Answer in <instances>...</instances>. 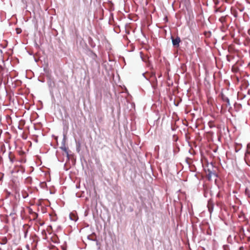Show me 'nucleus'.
Segmentation results:
<instances>
[{
  "mask_svg": "<svg viewBox=\"0 0 250 250\" xmlns=\"http://www.w3.org/2000/svg\"><path fill=\"white\" fill-rule=\"evenodd\" d=\"M172 40V45L174 47H178L179 46V43L181 42L180 38L177 36L176 38H174L173 36L171 37Z\"/></svg>",
  "mask_w": 250,
  "mask_h": 250,
  "instance_id": "1",
  "label": "nucleus"
},
{
  "mask_svg": "<svg viewBox=\"0 0 250 250\" xmlns=\"http://www.w3.org/2000/svg\"><path fill=\"white\" fill-rule=\"evenodd\" d=\"M61 149L62 150H63L65 153H66V156L67 157V159L69 160V153H68V150H67V148L65 147V140H64V138L63 139L62 143V146H61Z\"/></svg>",
  "mask_w": 250,
  "mask_h": 250,
  "instance_id": "2",
  "label": "nucleus"
},
{
  "mask_svg": "<svg viewBox=\"0 0 250 250\" xmlns=\"http://www.w3.org/2000/svg\"><path fill=\"white\" fill-rule=\"evenodd\" d=\"M213 169V166L212 163L210 164V167H208L207 170H205L206 172H208L207 175L208 178L209 180H211V171Z\"/></svg>",
  "mask_w": 250,
  "mask_h": 250,
  "instance_id": "3",
  "label": "nucleus"
},
{
  "mask_svg": "<svg viewBox=\"0 0 250 250\" xmlns=\"http://www.w3.org/2000/svg\"><path fill=\"white\" fill-rule=\"evenodd\" d=\"M220 96H221V99L223 101L225 102H226L227 104H226V105L227 106H229L230 105V102H229V99L226 97L223 93H221L220 94Z\"/></svg>",
  "mask_w": 250,
  "mask_h": 250,
  "instance_id": "4",
  "label": "nucleus"
},
{
  "mask_svg": "<svg viewBox=\"0 0 250 250\" xmlns=\"http://www.w3.org/2000/svg\"><path fill=\"white\" fill-rule=\"evenodd\" d=\"M208 208L209 212L211 213L213 209V203L212 200H209L208 201Z\"/></svg>",
  "mask_w": 250,
  "mask_h": 250,
  "instance_id": "5",
  "label": "nucleus"
},
{
  "mask_svg": "<svg viewBox=\"0 0 250 250\" xmlns=\"http://www.w3.org/2000/svg\"><path fill=\"white\" fill-rule=\"evenodd\" d=\"M87 238H88V239H89L90 240L93 241H96L97 243H98V240H97L96 235L95 233H93L91 235H89L87 236Z\"/></svg>",
  "mask_w": 250,
  "mask_h": 250,
  "instance_id": "6",
  "label": "nucleus"
},
{
  "mask_svg": "<svg viewBox=\"0 0 250 250\" xmlns=\"http://www.w3.org/2000/svg\"><path fill=\"white\" fill-rule=\"evenodd\" d=\"M245 194L250 199V187H247L245 190Z\"/></svg>",
  "mask_w": 250,
  "mask_h": 250,
  "instance_id": "7",
  "label": "nucleus"
},
{
  "mask_svg": "<svg viewBox=\"0 0 250 250\" xmlns=\"http://www.w3.org/2000/svg\"><path fill=\"white\" fill-rule=\"evenodd\" d=\"M9 158L11 163H13L14 162L15 156L13 155H12L11 152H9Z\"/></svg>",
  "mask_w": 250,
  "mask_h": 250,
  "instance_id": "8",
  "label": "nucleus"
},
{
  "mask_svg": "<svg viewBox=\"0 0 250 250\" xmlns=\"http://www.w3.org/2000/svg\"><path fill=\"white\" fill-rule=\"evenodd\" d=\"M47 83L50 87L52 88L55 86V83L52 81L50 79H49Z\"/></svg>",
  "mask_w": 250,
  "mask_h": 250,
  "instance_id": "9",
  "label": "nucleus"
},
{
  "mask_svg": "<svg viewBox=\"0 0 250 250\" xmlns=\"http://www.w3.org/2000/svg\"><path fill=\"white\" fill-rule=\"evenodd\" d=\"M76 144L77 150L78 152H79L80 151L81 143L79 141H77L76 140Z\"/></svg>",
  "mask_w": 250,
  "mask_h": 250,
  "instance_id": "10",
  "label": "nucleus"
},
{
  "mask_svg": "<svg viewBox=\"0 0 250 250\" xmlns=\"http://www.w3.org/2000/svg\"><path fill=\"white\" fill-rule=\"evenodd\" d=\"M219 21L222 22V23H224L226 21V17H224V16H222L221 17H220L219 18Z\"/></svg>",
  "mask_w": 250,
  "mask_h": 250,
  "instance_id": "11",
  "label": "nucleus"
},
{
  "mask_svg": "<svg viewBox=\"0 0 250 250\" xmlns=\"http://www.w3.org/2000/svg\"><path fill=\"white\" fill-rule=\"evenodd\" d=\"M70 219L72 220L76 221V219H75L76 217L74 215H73L72 213H70L69 215Z\"/></svg>",
  "mask_w": 250,
  "mask_h": 250,
  "instance_id": "12",
  "label": "nucleus"
},
{
  "mask_svg": "<svg viewBox=\"0 0 250 250\" xmlns=\"http://www.w3.org/2000/svg\"><path fill=\"white\" fill-rule=\"evenodd\" d=\"M213 175L215 177H218V175L216 173V172L213 170V169H212V170L211 171V176Z\"/></svg>",
  "mask_w": 250,
  "mask_h": 250,
  "instance_id": "13",
  "label": "nucleus"
},
{
  "mask_svg": "<svg viewBox=\"0 0 250 250\" xmlns=\"http://www.w3.org/2000/svg\"><path fill=\"white\" fill-rule=\"evenodd\" d=\"M16 32L18 34H20L21 32V28H16Z\"/></svg>",
  "mask_w": 250,
  "mask_h": 250,
  "instance_id": "14",
  "label": "nucleus"
},
{
  "mask_svg": "<svg viewBox=\"0 0 250 250\" xmlns=\"http://www.w3.org/2000/svg\"><path fill=\"white\" fill-rule=\"evenodd\" d=\"M151 77H154L155 82H157V79H156V77H155V73H152Z\"/></svg>",
  "mask_w": 250,
  "mask_h": 250,
  "instance_id": "15",
  "label": "nucleus"
},
{
  "mask_svg": "<svg viewBox=\"0 0 250 250\" xmlns=\"http://www.w3.org/2000/svg\"><path fill=\"white\" fill-rule=\"evenodd\" d=\"M171 128L172 130L175 131L176 129V127H175V125H171Z\"/></svg>",
  "mask_w": 250,
  "mask_h": 250,
  "instance_id": "16",
  "label": "nucleus"
},
{
  "mask_svg": "<svg viewBox=\"0 0 250 250\" xmlns=\"http://www.w3.org/2000/svg\"><path fill=\"white\" fill-rule=\"evenodd\" d=\"M15 214H16V212H15L14 209H13V211L10 213V216H13V215H15Z\"/></svg>",
  "mask_w": 250,
  "mask_h": 250,
  "instance_id": "17",
  "label": "nucleus"
},
{
  "mask_svg": "<svg viewBox=\"0 0 250 250\" xmlns=\"http://www.w3.org/2000/svg\"><path fill=\"white\" fill-rule=\"evenodd\" d=\"M213 1L214 4L216 5L218 4V3H219V0H213Z\"/></svg>",
  "mask_w": 250,
  "mask_h": 250,
  "instance_id": "18",
  "label": "nucleus"
},
{
  "mask_svg": "<svg viewBox=\"0 0 250 250\" xmlns=\"http://www.w3.org/2000/svg\"><path fill=\"white\" fill-rule=\"evenodd\" d=\"M173 139H174L175 141H177V140H178V137L175 135H174L173 136Z\"/></svg>",
  "mask_w": 250,
  "mask_h": 250,
  "instance_id": "19",
  "label": "nucleus"
},
{
  "mask_svg": "<svg viewBox=\"0 0 250 250\" xmlns=\"http://www.w3.org/2000/svg\"><path fill=\"white\" fill-rule=\"evenodd\" d=\"M27 233H28V230H26L24 231V238H26L27 237Z\"/></svg>",
  "mask_w": 250,
  "mask_h": 250,
  "instance_id": "20",
  "label": "nucleus"
},
{
  "mask_svg": "<svg viewBox=\"0 0 250 250\" xmlns=\"http://www.w3.org/2000/svg\"><path fill=\"white\" fill-rule=\"evenodd\" d=\"M239 250H243V247H240Z\"/></svg>",
  "mask_w": 250,
  "mask_h": 250,
  "instance_id": "21",
  "label": "nucleus"
},
{
  "mask_svg": "<svg viewBox=\"0 0 250 250\" xmlns=\"http://www.w3.org/2000/svg\"><path fill=\"white\" fill-rule=\"evenodd\" d=\"M150 65H151V64H150V63L149 62H148V63L147 64V66H148V67H150Z\"/></svg>",
  "mask_w": 250,
  "mask_h": 250,
  "instance_id": "22",
  "label": "nucleus"
},
{
  "mask_svg": "<svg viewBox=\"0 0 250 250\" xmlns=\"http://www.w3.org/2000/svg\"><path fill=\"white\" fill-rule=\"evenodd\" d=\"M217 197H219V194L218 193V194L217 195Z\"/></svg>",
  "mask_w": 250,
  "mask_h": 250,
  "instance_id": "23",
  "label": "nucleus"
},
{
  "mask_svg": "<svg viewBox=\"0 0 250 250\" xmlns=\"http://www.w3.org/2000/svg\"><path fill=\"white\" fill-rule=\"evenodd\" d=\"M175 105L176 106H178V104H175Z\"/></svg>",
  "mask_w": 250,
  "mask_h": 250,
  "instance_id": "24",
  "label": "nucleus"
},
{
  "mask_svg": "<svg viewBox=\"0 0 250 250\" xmlns=\"http://www.w3.org/2000/svg\"><path fill=\"white\" fill-rule=\"evenodd\" d=\"M1 177H0V180H1Z\"/></svg>",
  "mask_w": 250,
  "mask_h": 250,
  "instance_id": "25",
  "label": "nucleus"
}]
</instances>
